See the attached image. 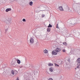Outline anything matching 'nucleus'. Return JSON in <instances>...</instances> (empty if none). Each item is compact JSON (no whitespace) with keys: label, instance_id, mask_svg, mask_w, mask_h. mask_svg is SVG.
Returning <instances> with one entry per match:
<instances>
[{"label":"nucleus","instance_id":"f257e3e1","mask_svg":"<svg viewBox=\"0 0 80 80\" xmlns=\"http://www.w3.org/2000/svg\"><path fill=\"white\" fill-rule=\"evenodd\" d=\"M74 10L76 12H78L80 9V6L77 4H74L73 5Z\"/></svg>","mask_w":80,"mask_h":80},{"label":"nucleus","instance_id":"f03ea898","mask_svg":"<svg viewBox=\"0 0 80 80\" xmlns=\"http://www.w3.org/2000/svg\"><path fill=\"white\" fill-rule=\"evenodd\" d=\"M76 62L78 63L77 64L78 66L76 68H80V58L77 60Z\"/></svg>","mask_w":80,"mask_h":80},{"label":"nucleus","instance_id":"7ed1b4c3","mask_svg":"<svg viewBox=\"0 0 80 80\" xmlns=\"http://www.w3.org/2000/svg\"><path fill=\"white\" fill-rule=\"evenodd\" d=\"M12 21V19L11 18H8L7 19L5 22V23L7 25H10V23H11V21Z\"/></svg>","mask_w":80,"mask_h":80},{"label":"nucleus","instance_id":"20e7f679","mask_svg":"<svg viewBox=\"0 0 80 80\" xmlns=\"http://www.w3.org/2000/svg\"><path fill=\"white\" fill-rule=\"evenodd\" d=\"M30 43L32 44L34 43V39L33 38H31L30 39Z\"/></svg>","mask_w":80,"mask_h":80},{"label":"nucleus","instance_id":"39448f33","mask_svg":"<svg viewBox=\"0 0 80 80\" xmlns=\"http://www.w3.org/2000/svg\"><path fill=\"white\" fill-rule=\"evenodd\" d=\"M1 20L2 22H5V21H6L7 19H6L4 17H2Z\"/></svg>","mask_w":80,"mask_h":80},{"label":"nucleus","instance_id":"423d86ee","mask_svg":"<svg viewBox=\"0 0 80 80\" xmlns=\"http://www.w3.org/2000/svg\"><path fill=\"white\" fill-rule=\"evenodd\" d=\"M58 52H57V51L55 50H54L52 51V54L56 55H57Z\"/></svg>","mask_w":80,"mask_h":80},{"label":"nucleus","instance_id":"0eeeda50","mask_svg":"<svg viewBox=\"0 0 80 80\" xmlns=\"http://www.w3.org/2000/svg\"><path fill=\"white\" fill-rule=\"evenodd\" d=\"M16 73H15V72L13 71V70H12L11 71V73L12 75H15L17 73V71H16Z\"/></svg>","mask_w":80,"mask_h":80},{"label":"nucleus","instance_id":"6e6552de","mask_svg":"<svg viewBox=\"0 0 80 80\" xmlns=\"http://www.w3.org/2000/svg\"><path fill=\"white\" fill-rule=\"evenodd\" d=\"M55 50H56L57 52L58 53V52H60L61 50V48H56Z\"/></svg>","mask_w":80,"mask_h":80},{"label":"nucleus","instance_id":"1a4fd4ad","mask_svg":"<svg viewBox=\"0 0 80 80\" xmlns=\"http://www.w3.org/2000/svg\"><path fill=\"white\" fill-rule=\"evenodd\" d=\"M59 8L60 10L61 11H63V8H62V6H61L60 7H59Z\"/></svg>","mask_w":80,"mask_h":80},{"label":"nucleus","instance_id":"9d476101","mask_svg":"<svg viewBox=\"0 0 80 80\" xmlns=\"http://www.w3.org/2000/svg\"><path fill=\"white\" fill-rule=\"evenodd\" d=\"M48 66H50V67H52L53 66V64L51 63H49L48 64Z\"/></svg>","mask_w":80,"mask_h":80},{"label":"nucleus","instance_id":"9b49d317","mask_svg":"<svg viewBox=\"0 0 80 80\" xmlns=\"http://www.w3.org/2000/svg\"><path fill=\"white\" fill-rule=\"evenodd\" d=\"M12 9L11 8H8L6 10V12H8V11H11Z\"/></svg>","mask_w":80,"mask_h":80},{"label":"nucleus","instance_id":"f8f14e48","mask_svg":"<svg viewBox=\"0 0 80 80\" xmlns=\"http://www.w3.org/2000/svg\"><path fill=\"white\" fill-rule=\"evenodd\" d=\"M50 71L51 72H52L53 71V68L51 67L49 68Z\"/></svg>","mask_w":80,"mask_h":80},{"label":"nucleus","instance_id":"ddd939ff","mask_svg":"<svg viewBox=\"0 0 80 80\" xmlns=\"http://www.w3.org/2000/svg\"><path fill=\"white\" fill-rule=\"evenodd\" d=\"M17 62V63H18V64H20V63L21 62H20V60L19 59H17L16 60Z\"/></svg>","mask_w":80,"mask_h":80},{"label":"nucleus","instance_id":"4468645a","mask_svg":"<svg viewBox=\"0 0 80 80\" xmlns=\"http://www.w3.org/2000/svg\"><path fill=\"white\" fill-rule=\"evenodd\" d=\"M27 65V67H28V68H30V63L27 64H26Z\"/></svg>","mask_w":80,"mask_h":80},{"label":"nucleus","instance_id":"2eb2a0df","mask_svg":"<svg viewBox=\"0 0 80 80\" xmlns=\"http://www.w3.org/2000/svg\"><path fill=\"white\" fill-rule=\"evenodd\" d=\"M68 11L69 12H73V11H72V8H70Z\"/></svg>","mask_w":80,"mask_h":80},{"label":"nucleus","instance_id":"dca6fc26","mask_svg":"<svg viewBox=\"0 0 80 80\" xmlns=\"http://www.w3.org/2000/svg\"><path fill=\"white\" fill-rule=\"evenodd\" d=\"M75 23H76V22H75V21L72 22L71 23V24H72V25H75Z\"/></svg>","mask_w":80,"mask_h":80},{"label":"nucleus","instance_id":"f3484780","mask_svg":"<svg viewBox=\"0 0 80 80\" xmlns=\"http://www.w3.org/2000/svg\"><path fill=\"white\" fill-rule=\"evenodd\" d=\"M29 5L30 6H32V5H33V2H30Z\"/></svg>","mask_w":80,"mask_h":80},{"label":"nucleus","instance_id":"a211bd4d","mask_svg":"<svg viewBox=\"0 0 80 80\" xmlns=\"http://www.w3.org/2000/svg\"><path fill=\"white\" fill-rule=\"evenodd\" d=\"M43 52H44V53H46L48 52V51H47V50L46 49V50H44Z\"/></svg>","mask_w":80,"mask_h":80},{"label":"nucleus","instance_id":"6ab92c4d","mask_svg":"<svg viewBox=\"0 0 80 80\" xmlns=\"http://www.w3.org/2000/svg\"><path fill=\"white\" fill-rule=\"evenodd\" d=\"M73 80H77V78L76 77H74L73 78Z\"/></svg>","mask_w":80,"mask_h":80},{"label":"nucleus","instance_id":"aec40b11","mask_svg":"<svg viewBox=\"0 0 80 80\" xmlns=\"http://www.w3.org/2000/svg\"><path fill=\"white\" fill-rule=\"evenodd\" d=\"M64 8L65 10H67V9H68V7L65 6V7H64Z\"/></svg>","mask_w":80,"mask_h":80},{"label":"nucleus","instance_id":"412c9836","mask_svg":"<svg viewBox=\"0 0 80 80\" xmlns=\"http://www.w3.org/2000/svg\"><path fill=\"white\" fill-rule=\"evenodd\" d=\"M6 29V32H7L8 31V27H7L5 28Z\"/></svg>","mask_w":80,"mask_h":80},{"label":"nucleus","instance_id":"4be33fe9","mask_svg":"<svg viewBox=\"0 0 80 80\" xmlns=\"http://www.w3.org/2000/svg\"><path fill=\"white\" fill-rule=\"evenodd\" d=\"M63 44H64V45H65V46H67V44L66 42H63Z\"/></svg>","mask_w":80,"mask_h":80},{"label":"nucleus","instance_id":"5701e85b","mask_svg":"<svg viewBox=\"0 0 80 80\" xmlns=\"http://www.w3.org/2000/svg\"><path fill=\"white\" fill-rule=\"evenodd\" d=\"M48 27H52V25H51L50 24H49V25L48 26Z\"/></svg>","mask_w":80,"mask_h":80},{"label":"nucleus","instance_id":"b1692460","mask_svg":"<svg viewBox=\"0 0 80 80\" xmlns=\"http://www.w3.org/2000/svg\"><path fill=\"white\" fill-rule=\"evenodd\" d=\"M48 32H50V28H48L47 29Z\"/></svg>","mask_w":80,"mask_h":80},{"label":"nucleus","instance_id":"393cba45","mask_svg":"<svg viewBox=\"0 0 80 80\" xmlns=\"http://www.w3.org/2000/svg\"><path fill=\"white\" fill-rule=\"evenodd\" d=\"M54 65L56 67H59V65L56 63H55Z\"/></svg>","mask_w":80,"mask_h":80},{"label":"nucleus","instance_id":"a878e982","mask_svg":"<svg viewBox=\"0 0 80 80\" xmlns=\"http://www.w3.org/2000/svg\"><path fill=\"white\" fill-rule=\"evenodd\" d=\"M58 24H57L56 28H59L58 27Z\"/></svg>","mask_w":80,"mask_h":80},{"label":"nucleus","instance_id":"bb28decb","mask_svg":"<svg viewBox=\"0 0 80 80\" xmlns=\"http://www.w3.org/2000/svg\"><path fill=\"white\" fill-rule=\"evenodd\" d=\"M22 20L23 22H26V20H25V19H23Z\"/></svg>","mask_w":80,"mask_h":80},{"label":"nucleus","instance_id":"cd10ccee","mask_svg":"<svg viewBox=\"0 0 80 80\" xmlns=\"http://www.w3.org/2000/svg\"><path fill=\"white\" fill-rule=\"evenodd\" d=\"M45 15H44V14H42V18L44 17H45Z\"/></svg>","mask_w":80,"mask_h":80},{"label":"nucleus","instance_id":"c85d7f7f","mask_svg":"<svg viewBox=\"0 0 80 80\" xmlns=\"http://www.w3.org/2000/svg\"><path fill=\"white\" fill-rule=\"evenodd\" d=\"M48 80H53V79L52 78H50L48 79Z\"/></svg>","mask_w":80,"mask_h":80},{"label":"nucleus","instance_id":"c756f323","mask_svg":"<svg viewBox=\"0 0 80 80\" xmlns=\"http://www.w3.org/2000/svg\"><path fill=\"white\" fill-rule=\"evenodd\" d=\"M66 51H65V49H63L62 50L63 52H65Z\"/></svg>","mask_w":80,"mask_h":80},{"label":"nucleus","instance_id":"7c9ffc66","mask_svg":"<svg viewBox=\"0 0 80 80\" xmlns=\"http://www.w3.org/2000/svg\"><path fill=\"white\" fill-rule=\"evenodd\" d=\"M68 62H70V59H69L68 60Z\"/></svg>","mask_w":80,"mask_h":80},{"label":"nucleus","instance_id":"2f4dec72","mask_svg":"<svg viewBox=\"0 0 80 80\" xmlns=\"http://www.w3.org/2000/svg\"><path fill=\"white\" fill-rule=\"evenodd\" d=\"M37 12H40V11H38V10H36Z\"/></svg>","mask_w":80,"mask_h":80},{"label":"nucleus","instance_id":"473e14b6","mask_svg":"<svg viewBox=\"0 0 80 80\" xmlns=\"http://www.w3.org/2000/svg\"><path fill=\"white\" fill-rule=\"evenodd\" d=\"M37 43H38V42H37L35 43V44L36 45V44H37Z\"/></svg>","mask_w":80,"mask_h":80},{"label":"nucleus","instance_id":"72a5a7b5","mask_svg":"<svg viewBox=\"0 0 80 80\" xmlns=\"http://www.w3.org/2000/svg\"><path fill=\"white\" fill-rule=\"evenodd\" d=\"M22 66H21V67H20V68H22Z\"/></svg>","mask_w":80,"mask_h":80},{"label":"nucleus","instance_id":"f704fd0d","mask_svg":"<svg viewBox=\"0 0 80 80\" xmlns=\"http://www.w3.org/2000/svg\"><path fill=\"white\" fill-rule=\"evenodd\" d=\"M16 80H19L18 79V78L17 79H16Z\"/></svg>","mask_w":80,"mask_h":80},{"label":"nucleus","instance_id":"c9c22d12","mask_svg":"<svg viewBox=\"0 0 80 80\" xmlns=\"http://www.w3.org/2000/svg\"><path fill=\"white\" fill-rule=\"evenodd\" d=\"M15 72V73H16V71H14Z\"/></svg>","mask_w":80,"mask_h":80}]
</instances>
